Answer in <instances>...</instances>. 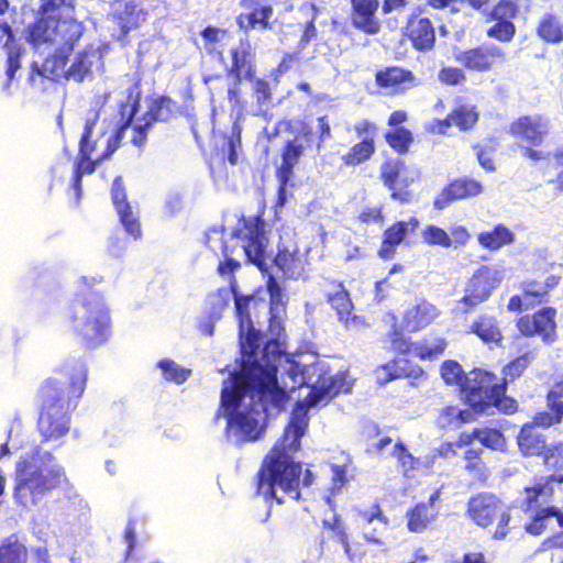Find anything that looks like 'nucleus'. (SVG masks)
Returning <instances> with one entry per match:
<instances>
[{
	"instance_id": "obj_1",
	"label": "nucleus",
	"mask_w": 563,
	"mask_h": 563,
	"mask_svg": "<svg viewBox=\"0 0 563 563\" xmlns=\"http://www.w3.org/2000/svg\"><path fill=\"white\" fill-rule=\"evenodd\" d=\"M312 374L317 378L310 385V391L295 404L283 437L265 455L255 475L256 493L268 506L300 499L302 465L292 454L300 450V440L308 429L309 409L319 404L327 405L352 388L346 371L333 374L328 368L313 366Z\"/></svg>"
},
{
	"instance_id": "obj_2",
	"label": "nucleus",
	"mask_w": 563,
	"mask_h": 563,
	"mask_svg": "<svg viewBox=\"0 0 563 563\" xmlns=\"http://www.w3.org/2000/svg\"><path fill=\"white\" fill-rule=\"evenodd\" d=\"M88 367L81 360H67L37 388V431L42 443L57 442L68 434L71 415L87 387Z\"/></svg>"
},
{
	"instance_id": "obj_3",
	"label": "nucleus",
	"mask_w": 563,
	"mask_h": 563,
	"mask_svg": "<svg viewBox=\"0 0 563 563\" xmlns=\"http://www.w3.org/2000/svg\"><path fill=\"white\" fill-rule=\"evenodd\" d=\"M69 485L65 467L41 448L22 456L14 467L13 497L25 509L36 507L54 490Z\"/></svg>"
},
{
	"instance_id": "obj_4",
	"label": "nucleus",
	"mask_w": 563,
	"mask_h": 563,
	"mask_svg": "<svg viewBox=\"0 0 563 563\" xmlns=\"http://www.w3.org/2000/svg\"><path fill=\"white\" fill-rule=\"evenodd\" d=\"M139 107L140 96H137L131 104L125 102L120 103L119 112L121 122L115 128L113 134L108 139L106 150L95 159L91 157V154L97 147V142L91 140V137L99 120V113L95 112L92 117L85 120L71 176V188L75 191L76 202H79L82 195V177L93 174L97 167L119 148L125 131L130 128L139 111Z\"/></svg>"
},
{
	"instance_id": "obj_5",
	"label": "nucleus",
	"mask_w": 563,
	"mask_h": 563,
	"mask_svg": "<svg viewBox=\"0 0 563 563\" xmlns=\"http://www.w3.org/2000/svg\"><path fill=\"white\" fill-rule=\"evenodd\" d=\"M247 390L256 391L264 410H283L289 400L286 389L278 385L276 369H267L261 363L252 362L249 367L233 373L232 385L222 389L221 407L229 416L238 411Z\"/></svg>"
},
{
	"instance_id": "obj_6",
	"label": "nucleus",
	"mask_w": 563,
	"mask_h": 563,
	"mask_svg": "<svg viewBox=\"0 0 563 563\" xmlns=\"http://www.w3.org/2000/svg\"><path fill=\"white\" fill-rule=\"evenodd\" d=\"M286 132L289 137L279 150L278 161L275 162V177L277 179V191L275 207L282 208L287 200V190L291 186L295 176V168L306 156L313 141L312 126L303 120L282 119L277 121L267 139L272 140Z\"/></svg>"
},
{
	"instance_id": "obj_7",
	"label": "nucleus",
	"mask_w": 563,
	"mask_h": 563,
	"mask_svg": "<svg viewBox=\"0 0 563 563\" xmlns=\"http://www.w3.org/2000/svg\"><path fill=\"white\" fill-rule=\"evenodd\" d=\"M206 246L216 257L222 256V260L219 261L217 266V273L221 277H227L229 280V287H221L212 295L216 300L213 305L217 306L219 310L229 307L230 294H232L234 298L235 313L238 314V300L245 298L253 299L246 306L244 311L246 312V317L250 322H254L256 324L261 323V319L266 317L267 312L266 300L255 295L243 296L238 292L235 273L242 267V264L234 257V253L239 245H230L224 240L222 233L213 231L212 234L207 235Z\"/></svg>"
},
{
	"instance_id": "obj_8",
	"label": "nucleus",
	"mask_w": 563,
	"mask_h": 563,
	"mask_svg": "<svg viewBox=\"0 0 563 563\" xmlns=\"http://www.w3.org/2000/svg\"><path fill=\"white\" fill-rule=\"evenodd\" d=\"M68 321L74 334L88 350L104 344L111 335L110 309L98 292L89 291L73 300Z\"/></svg>"
},
{
	"instance_id": "obj_9",
	"label": "nucleus",
	"mask_w": 563,
	"mask_h": 563,
	"mask_svg": "<svg viewBox=\"0 0 563 563\" xmlns=\"http://www.w3.org/2000/svg\"><path fill=\"white\" fill-rule=\"evenodd\" d=\"M384 140L388 147L398 156H386L379 166V179L390 191V197L401 203H408L412 199L409 187L419 180V172L416 177L406 175L407 164L400 156L407 155L415 144V135L409 128L388 129L384 133Z\"/></svg>"
},
{
	"instance_id": "obj_10",
	"label": "nucleus",
	"mask_w": 563,
	"mask_h": 563,
	"mask_svg": "<svg viewBox=\"0 0 563 563\" xmlns=\"http://www.w3.org/2000/svg\"><path fill=\"white\" fill-rule=\"evenodd\" d=\"M563 484V474L536 476L520 490L518 506L528 515L523 529L532 537H540L549 529V520L555 519L558 507L552 501L555 489L553 483Z\"/></svg>"
},
{
	"instance_id": "obj_11",
	"label": "nucleus",
	"mask_w": 563,
	"mask_h": 563,
	"mask_svg": "<svg viewBox=\"0 0 563 563\" xmlns=\"http://www.w3.org/2000/svg\"><path fill=\"white\" fill-rule=\"evenodd\" d=\"M460 391L475 413H484L492 407L506 415L515 413L518 409L517 400L505 393V382H499L496 374L487 369H471Z\"/></svg>"
},
{
	"instance_id": "obj_12",
	"label": "nucleus",
	"mask_w": 563,
	"mask_h": 563,
	"mask_svg": "<svg viewBox=\"0 0 563 563\" xmlns=\"http://www.w3.org/2000/svg\"><path fill=\"white\" fill-rule=\"evenodd\" d=\"M85 31L84 24L73 16H46L36 13L26 27V41L33 48L65 47L73 51Z\"/></svg>"
},
{
	"instance_id": "obj_13",
	"label": "nucleus",
	"mask_w": 563,
	"mask_h": 563,
	"mask_svg": "<svg viewBox=\"0 0 563 563\" xmlns=\"http://www.w3.org/2000/svg\"><path fill=\"white\" fill-rule=\"evenodd\" d=\"M550 131V120L545 114L529 113L515 118L509 123L507 133L519 145L523 158L539 163L551 155L539 150L549 137Z\"/></svg>"
},
{
	"instance_id": "obj_14",
	"label": "nucleus",
	"mask_w": 563,
	"mask_h": 563,
	"mask_svg": "<svg viewBox=\"0 0 563 563\" xmlns=\"http://www.w3.org/2000/svg\"><path fill=\"white\" fill-rule=\"evenodd\" d=\"M265 210L263 205L256 214L242 217L240 224L231 233L233 239L240 241L246 263L253 264L262 273H268L266 251L269 240L266 235Z\"/></svg>"
},
{
	"instance_id": "obj_15",
	"label": "nucleus",
	"mask_w": 563,
	"mask_h": 563,
	"mask_svg": "<svg viewBox=\"0 0 563 563\" xmlns=\"http://www.w3.org/2000/svg\"><path fill=\"white\" fill-rule=\"evenodd\" d=\"M466 516L478 527L487 528L496 519L497 526L492 534L494 540H504L510 531L511 516L503 508L501 499L492 492H479L472 495L466 503Z\"/></svg>"
},
{
	"instance_id": "obj_16",
	"label": "nucleus",
	"mask_w": 563,
	"mask_h": 563,
	"mask_svg": "<svg viewBox=\"0 0 563 563\" xmlns=\"http://www.w3.org/2000/svg\"><path fill=\"white\" fill-rule=\"evenodd\" d=\"M473 10L482 12L486 23L494 22L486 30V35L500 43L514 40L517 27L514 20L520 12L519 4L514 0H498L490 10H486L490 0H460Z\"/></svg>"
},
{
	"instance_id": "obj_17",
	"label": "nucleus",
	"mask_w": 563,
	"mask_h": 563,
	"mask_svg": "<svg viewBox=\"0 0 563 563\" xmlns=\"http://www.w3.org/2000/svg\"><path fill=\"white\" fill-rule=\"evenodd\" d=\"M167 0H113L110 18L122 37L140 29L150 12L166 5Z\"/></svg>"
},
{
	"instance_id": "obj_18",
	"label": "nucleus",
	"mask_w": 563,
	"mask_h": 563,
	"mask_svg": "<svg viewBox=\"0 0 563 563\" xmlns=\"http://www.w3.org/2000/svg\"><path fill=\"white\" fill-rule=\"evenodd\" d=\"M453 58L471 74H488L507 62V54L496 44L483 43L454 52Z\"/></svg>"
},
{
	"instance_id": "obj_19",
	"label": "nucleus",
	"mask_w": 563,
	"mask_h": 563,
	"mask_svg": "<svg viewBox=\"0 0 563 563\" xmlns=\"http://www.w3.org/2000/svg\"><path fill=\"white\" fill-rule=\"evenodd\" d=\"M561 276L549 275L543 282L526 279L520 284L521 295H512L507 303L509 312L520 313L550 301V292L558 287Z\"/></svg>"
},
{
	"instance_id": "obj_20",
	"label": "nucleus",
	"mask_w": 563,
	"mask_h": 563,
	"mask_svg": "<svg viewBox=\"0 0 563 563\" xmlns=\"http://www.w3.org/2000/svg\"><path fill=\"white\" fill-rule=\"evenodd\" d=\"M558 310L543 306L533 313H527L516 320V328L525 338L540 336L544 342L552 343L558 338Z\"/></svg>"
},
{
	"instance_id": "obj_21",
	"label": "nucleus",
	"mask_w": 563,
	"mask_h": 563,
	"mask_svg": "<svg viewBox=\"0 0 563 563\" xmlns=\"http://www.w3.org/2000/svg\"><path fill=\"white\" fill-rule=\"evenodd\" d=\"M358 142L353 144L341 156V163L345 167H356L368 162L376 153V136L378 128L375 122L363 119L353 126Z\"/></svg>"
},
{
	"instance_id": "obj_22",
	"label": "nucleus",
	"mask_w": 563,
	"mask_h": 563,
	"mask_svg": "<svg viewBox=\"0 0 563 563\" xmlns=\"http://www.w3.org/2000/svg\"><path fill=\"white\" fill-rule=\"evenodd\" d=\"M253 299L245 298L238 300V321L240 344L243 354L242 367H249L252 362H258L257 355L264 341V334L255 328L254 322H250L244 309Z\"/></svg>"
},
{
	"instance_id": "obj_23",
	"label": "nucleus",
	"mask_w": 563,
	"mask_h": 563,
	"mask_svg": "<svg viewBox=\"0 0 563 563\" xmlns=\"http://www.w3.org/2000/svg\"><path fill=\"white\" fill-rule=\"evenodd\" d=\"M497 287L493 272L485 266L478 268L468 279L464 296L457 301L462 313L467 314L479 303L486 301Z\"/></svg>"
},
{
	"instance_id": "obj_24",
	"label": "nucleus",
	"mask_w": 563,
	"mask_h": 563,
	"mask_svg": "<svg viewBox=\"0 0 563 563\" xmlns=\"http://www.w3.org/2000/svg\"><path fill=\"white\" fill-rule=\"evenodd\" d=\"M484 191L483 184L472 177L461 176L450 180L434 197L433 208L444 210L451 203L479 196Z\"/></svg>"
},
{
	"instance_id": "obj_25",
	"label": "nucleus",
	"mask_w": 563,
	"mask_h": 563,
	"mask_svg": "<svg viewBox=\"0 0 563 563\" xmlns=\"http://www.w3.org/2000/svg\"><path fill=\"white\" fill-rule=\"evenodd\" d=\"M231 65L225 69V74L232 77L236 85L242 80L253 81L257 73L256 54L249 40H242L230 49Z\"/></svg>"
},
{
	"instance_id": "obj_26",
	"label": "nucleus",
	"mask_w": 563,
	"mask_h": 563,
	"mask_svg": "<svg viewBox=\"0 0 563 563\" xmlns=\"http://www.w3.org/2000/svg\"><path fill=\"white\" fill-rule=\"evenodd\" d=\"M479 121V111L475 104H457L443 118L433 121L431 132L446 135L452 126L460 132L472 131Z\"/></svg>"
},
{
	"instance_id": "obj_27",
	"label": "nucleus",
	"mask_w": 563,
	"mask_h": 563,
	"mask_svg": "<svg viewBox=\"0 0 563 563\" xmlns=\"http://www.w3.org/2000/svg\"><path fill=\"white\" fill-rule=\"evenodd\" d=\"M404 36L417 52H429L435 46V29L432 21L420 13L411 14L405 26Z\"/></svg>"
},
{
	"instance_id": "obj_28",
	"label": "nucleus",
	"mask_w": 563,
	"mask_h": 563,
	"mask_svg": "<svg viewBox=\"0 0 563 563\" xmlns=\"http://www.w3.org/2000/svg\"><path fill=\"white\" fill-rule=\"evenodd\" d=\"M377 379L380 385H386L393 380L407 378L410 379L411 386H416V382L427 378L426 371L417 363L408 358L394 357L376 368Z\"/></svg>"
},
{
	"instance_id": "obj_29",
	"label": "nucleus",
	"mask_w": 563,
	"mask_h": 563,
	"mask_svg": "<svg viewBox=\"0 0 563 563\" xmlns=\"http://www.w3.org/2000/svg\"><path fill=\"white\" fill-rule=\"evenodd\" d=\"M375 85L391 95H402L416 88L419 80L412 70L391 65L376 71Z\"/></svg>"
},
{
	"instance_id": "obj_30",
	"label": "nucleus",
	"mask_w": 563,
	"mask_h": 563,
	"mask_svg": "<svg viewBox=\"0 0 563 563\" xmlns=\"http://www.w3.org/2000/svg\"><path fill=\"white\" fill-rule=\"evenodd\" d=\"M325 301L335 311L338 319L345 327L354 324L358 318L353 313L354 305L344 283L341 280L328 279L325 282Z\"/></svg>"
},
{
	"instance_id": "obj_31",
	"label": "nucleus",
	"mask_w": 563,
	"mask_h": 563,
	"mask_svg": "<svg viewBox=\"0 0 563 563\" xmlns=\"http://www.w3.org/2000/svg\"><path fill=\"white\" fill-rule=\"evenodd\" d=\"M240 8L243 10L236 16L238 26L245 31L258 29L261 31L272 27L271 19L274 14V9L260 0H241Z\"/></svg>"
},
{
	"instance_id": "obj_32",
	"label": "nucleus",
	"mask_w": 563,
	"mask_h": 563,
	"mask_svg": "<svg viewBox=\"0 0 563 563\" xmlns=\"http://www.w3.org/2000/svg\"><path fill=\"white\" fill-rule=\"evenodd\" d=\"M441 498V488H437L427 501H420L406 512L407 529L412 533L424 532L437 519L439 511L434 505Z\"/></svg>"
},
{
	"instance_id": "obj_33",
	"label": "nucleus",
	"mask_w": 563,
	"mask_h": 563,
	"mask_svg": "<svg viewBox=\"0 0 563 563\" xmlns=\"http://www.w3.org/2000/svg\"><path fill=\"white\" fill-rule=\"evenodd\" d=\"M441 314V310L426 298H419L402 314V325L411 333L431 325Z\"/></svg>"
},
{
	"instance_id": "obj_34",
	"label": "nucleus",
	"mask_w": 563,
	"mask_h": 563,
	"mask_svg": "<svg viewBox=\"0 0 563 563\" xmlns=\"http://www.w3.org/2000/svg\"><path fill=\"white\" fill-rule=\"evenodd\" d=\"M257 417L258 412L253 409L236 411L228 417V426L243 442H253L264 433Z\"/></svg>"
},
{
	"instance_id": "obj_35",
	"label": "nucleus",
	"mask_w": 563,
	"mask_h": 563,
	"mask_svg": "<svg viewBox=\"0 0 563 563\" xmlns=\"http://www.w3.org/2000/svg\"><path fill=\"white\" fill-rule=\"evenodd\" d=\"M467 333L474 334L489 347L501 346L504 333L498 319L493 314H479L470 324Z\"/></svg>"
},
{
	"instance_id": "obj_36",
	"label": "nucleus",
	"mask_w": 563,
	"mask_h": 563,
	"mask_svg": "<svg viewBox=\"0 0 563 563\" xmlns=\"http://www.w3.org/2000/svg\"><path fill=\"white\" fill-rule=\"evenodd\" d=\"M352 21L356 29L373 35L379 31V22L375 20L378 0H351Z\"/></svg>"
},
{
	"instance_id": "obj_37",
	"label": "nucleus",
	"mask_w": 563,
	"mask_h": 563,
	"mask_svg": "<svg viewBox=\"0 0 563 563\" xmlns=\"http://www.w3.org/2000/svg\"><path fill=\"white\" fill-rule=\"evenodd\" d=\"M274 263L288 278H298L305 272V261L296 245L279 244Z\"/></svg>"
},
{
	"instance_id": "obj_38",
	"label": "nucleus",
	"mask_w": 563,
	"mask_h": 563,
	"mask_svg": "<svg viewBox=\"0 0 563 563\" xmlns=\"http://www.w3.org/2000/svg\"><path fill=\"white\" fill-rule=\"evenodd\" d=\"M102 56L93 45L86 46L78 52L67 69V79L81 82L92 74V67L101 63Z\"/></svg>"
},
{
	"instance_id": "obj_39",
	"label": "nucleus",
	"mask_w": 563,
	"mask_h": 563,
	"mask_svg": "<svg viewBox=\"0 0 563 563\" xmlns=\"http://www.w3.org/2000/svg\"><path fill=\"white\" fill-rule=\"evenodd\" d=\"M536 427L538 426L533 421L525 424L517 435V444L523 456H541L543 459L548 448L547 440L542 433L536 430Z\"/></svg>"
},
{
	"instance_id": "obj_40",
	"label": "nucleus",
	"mask_w": 563,
	"mask_h": 563,
	"mask_svg": "<svg viewBox=\"0 0 563 563\" xmlns=\"http://www.w3.org/2000/svg\"><path fill=\"white\" fill-rule=\"evenodd\" d=\"M536 35L548 45L563 43V20L554 12L543 13L536 25Z\"/></svg>"
},
{
	"instance_id": "obj_41",
	"label": "nucleus",
	"mask_w": 563,
	"mask_h": 563,
	"mask_svg": "<svg viewBox=\"0 0 563 563\" xmlns=\"http://www.w3.org/2000/svg\"><path fill=\"white\" fill-rule=\"evenodd\" d=\"M407 236V223L399 220L385 229L382 236V243L377 251V255L383 261H390L395 257L397 247L405 241Z\"/></svg>"
},
{
	"instance_id": "obj_42",
	"label": "nucleus",
	"mask_w": 563,
	"mask_h": 563,
	"mask_svg": "<svg viewBox=\"0 0 563 563\" xmlns=\"http://www.w3.org/2000/svg\"><path fill=\"white\" fill-rule=\"evenodd\" d=\"M449 341L441 334L430 332L420 341L415 342L413 355L420 361H435L444 355Z\"/></svg>"
},
{
	"instance_id": "obj_43",
	"label": "nucleus",
	"mask_w": 563,
	"mask_h": 563,
	"mask_svg": "<svg viewBox=\"0 0 563 563\" xmlns=\"http://www.w3.org/2000/svg\"><path fill=\"white\" fill-rule=\"evenodd\" d=\"M0 33L5 36V41L3 43V47L5 48L8 55L5 63V74L8 77V85H10L14 78L15 73L21 67L20 57L22 55V49L16 44L15 36L8 22L0 21Z\"/></svg>"
},
{
	"instance_id": "obj_44",
	"label": "nucleus",
	"mask_w": 563,
	"mask_h": 563,
	"mask_svg": "<svg viewBox=\"0 0 563 563\" xmlns=\"http://www.w3.org/2000/svg\"><path fill=\"white\" fill-rule=\"evenodd\" d=\"M515 233L504 223L496 224L489 231H483L478 233V244L490 252L498 251L506 245H510L515 242Z\"/></svg>"
},
{
	"instance_id": "obj_45",
	"label": "nucleus",
	"mask_w": 563,
	"mask_h": 563,
	"mask_svg": "<svg viewBox=\"0 0 563 563\" xmlns=\"http://www.w3.org/2000/svg\"><path fill=\"white\" fill-rule=\"evenodd\" d=\"M177 112L176 101L166 95H162L148 102L147 110L142 115L143 119L148 120L154 125L156 122L169 121Z\"/></svg>"
},
{
	"instance_id": "obj_46",
	"label": "nucleus",
	"mask_w": 563,
	"mask_h": 563,
	"mask_svg": "<svg viewBox=\"0 0 563 563\" xmlns=\"http://www.w3.org/2000/svg\"><path fill=\"white\" fill-rule=\"evenodd\" d=\"M483 454L484 450L482 448H468L463 453L464 471L474 481L479 483H486L489 476Z\"/></svg>"
},
{
	"instance_id": "obj_47",
	"label": "nucleus",
	"mask_w": 563,
	"mask_h": 563,
	"mask_svg": "<svg viewBox=\"0 0 563 563\" xmlns=\"http://www.w3.org/2000/svg\"><path fill=\"white\" fill-rule=\"evenodd\" d=\"M405 327L395 322L386 333V342L389 345V350L398 355L413 354L415 341L412 338L405 332Z\"/></svg>"
},
{
	"instance_id": "obj_48",
	"label": "nucleus",
	"mask_w": 563,
	"mask_h": 563,
	"mask_svg": "<svg viewBox=\"0 0 563 563\" xmlns=\"http://www.w3.org/2000/svg\"><path fill=\"white\" fill-rule=\"evenodd\" d=\"M498 142L495 137H487L483 142L472 144L479 166L487 173L496 172L494 154L497 151Z\"/></svg>"
},
{
	"instance_id": "obj_49",
	"label": "nucleus",
	"mask_w": 563,
	"mask_h": 563,
	"mask_svg": "<svg viewBox=\"0 0 563 563\" xmlns=\"http://www.w3.org/2000/svg\"><path fill=\"white\" fill-rule=\"evenodd\" d=\"M71 52L73 51H67L65 47H56L54 54L45 59L43 67L45 71L49 73L52 79H67V63Z\"/></svg>"
},
{
	"instance_id": "obj_50",
	"label": "nucleus",
	"mask_w": 563,
	"mask_h": 563,
	"mask_svg": "<svg viewBox=\"0 0 563 563\" xmlns=\"http://www.w3.org/2000/svg\"><path fill=\"white\" fill-rule=\"evenodd\" d=\"M531 358V353L526 352L512 358L503 367V377L499 379V382H505V393H507L508 383H512L514 380L522 376L525 371L529 367Z\"/></svg>"
},
{
	"instance_id": "obj_51",
	"label": "nucleus",
	"mask_w": 563,
	"mask_h": 563,
	"mask_svg": "<svg viewBox=\"0 0 563 563\" xmlns=\"http://www.w3.org/2000/svg\"><path fill=\"white\" fill-rule=\"evenodd\" d=\"M200 35L203 38V48L208 54L222 56L223 51L221 43L229 36L227 29L208 25L201 30Z\"/></svg>"
},
{
	"instance_id": "obj_52",
	"label": "nucleus",
	"mask_w": 563,
	"mask_h": 563,
	"mask_svg": "<svg viewBox=\"0 0 563 563\" xmlns=\"http://www.w3.org/2000/svg\"><path fill=\"white\" fill-rule=\"evenodd\" d=\"M242 128L238 121L233 122L232 129L229 134L224 136V144L222 152L227 154V159L230 165L234 166L238 163V153L242 148L241 140Z\"/></svg>"
},
{
	"instance_id": "obj_53",
	"label": "nucleus",
	"mask_w": 563,
	"mask_h": 563,
	"mask_svg": "<svg viewBox=\"0 0 563 563\" xmlns=\"http://www.w3.org/2000/svg\"><path fill=\"white\" fill-rule=\"evenodd\" d=\"M27 549L19 541H7L0 544V563H26Z\"/></svg>"
},
{
	"instance_id": "obj_54",
	"label": "nucleus",
	"mask_w": 563,
	"mask_h": 563,
	"mask_svg": "<svg viewBox=\"0 0 563 563\" xmlns=\"http://www.w3.org/2000/svg\"><path fill=\"white\" fill-rule=\"evenodd\" d=\"M478 441L494 451H503L507 444L505 434L497 428H478Z\"/></svg>"
},
{
	"instance_id": "obj_55",
	"label": "nucleus",
	"mask_w": 563,
	"mask_h": 563,
	"mask_svg": "<svg viewBox=\"0 0 563 563\" xmlns=\"http://www.w3.org/2000/svg\"><path fill=\"white\" fill-rule=\"evenodd\" d=\"M467 73L462 66H443L439 69L438 80L448 87L463 86L467 81Z\"/></svg>"
},
{
	"instance_id": "obj_56",
	"label": "nucleus",
	"mask_w": 563,
	"mask_h": 563,
	"mask_svg": "<svg viewBox=\"0 0 563 563\" xmlns=\"http://www.w3.org/2000/svg\"><path fill=\"white\" fill-rule=\"evenodd\" d=\"M121 224L128 234H130L134 240L141 238L142 229L139 217L133 212L131 205L123 206L115 210Z\"/></svg>"
},
{
	"instance_id": "obj_57",
	"label": "nucleus",
	"mask_w": 563,
	"mask_h": 563,
	"mask_svg": "<svg viewBox=\"0 0 563 563\" xmlns=\"http://www.w3.org/2000/svg\"><path fill=\"white\" fill-rule=\"evenodd\" d=\"M75 11L73 0H41L37 13L46 16L68 15Z\"/></svg>"
},
{
	"instance_id": "obj_58",
	"label": "nucleus",
	"mask_w": 563,
	"mask_h": 563,
	"mask_svg": "<svg viewBox=\"0 0 563 563\" xmlns=\"http://www.w3.org/2000/svg\"><path fill=\"white\" fill-rule=\"evenodd\" d=\"M440 374L446 385H456L461 388L466 374L461 364L454 360H446L440 366Z\"/></svg>"
},
{
	"instance_id": "obj_59",
	"label": "nucleus",
	"mask_w": 563,
	"mask_h": 563,
	"mask_svg": "<svg viewBox=\"0 0 563 563\" xmlns=\"http://www.w3.org/2000/svg\"><path fill=\"white\" fill-rule=\"evenodd\" d=\"M157 366L162 369L163 377L167 382H174L181 384L190 375V371L178 366L173 360L164 358L161 360Z\"/></svg>"
},
{
	"instance_id": "obj_60",
	"label": "nucleus",
	"mask_w": 563,
	"mask_h": 563,
	"mask_svg": "<svg viewBox=\"0 0 563 563\" xmlns=\"http://www.w3.org/2000/svg\"><path fill=\"white\" fill-rule=\"evenodd\" d=\"M266 289L269 295V303L267 305V308L271 316L274 317L275 312H278L280 308L285 309L286 303L284 301L282 287L272 274H268L267 276Z\"/></svg>"
},
{
	"instance_id": "obj_61",
	"label": "nucleus",
	"mask_w": 563,
	"mask_h": 563,
	"mask_svg": "<svg viewBox=\"0 0 563 563\" xmlns=\"http://www.w3.org/2000/svg\"><path fill=\"white\" fill-rule=\"evenodd\" d=\"M543 463L545 466L552 468L554 472L563 471V440L555 441L548 445L543 455ZM558 474V473H554Z\"/></svg>"
},
{
	"instance_id": "obj_62",
	"label": "nucleus",
	"mask_w": 563,
	"mask_h": 563,
	"mask_svg": "<svg viewBox=\"0 0 563 563\" xmlns=\"http://www.w3.org/2000/svg\"><path fill=\"white\" fill-rule=\"evenodd\" d=\"M393 455L401 466L404 474H408L419 467V459L415 457L401 441L395 444Z\"/></svg>"
},
{
	"instance_id": "obj_63",
	"label": "nucleus",
	"mask_w": 563,
	"mask_h": 563,
	"mask_svg": "<svg viewBox=\"0 0 563 563\" xmlns=\"http://www.w3.org/2000/svg\"><path fill=\"white\" fill-rule=\"evenodd\" d=\"M357 517L364 525H369L374 521H378L386 529L389 526V519L384 514L383 508L378 501L373 503L366 509H357Z\"/></svg>"
},
{
	"instance_id": "obj_64",
	"label": "nucleus",
	"mask_w": 563,
	"mask_h": 563,
	"mask_svg": "<svg viewBox=\"0 0 563 563\" xmlns=\"http://www.w3.org/2000/svg\"><path fill=\"white\" fill-rule=\"evenodd\" d=\"M560 530L551 533L541 542V549L545 551L563 550V509L558 507L555 516Z\"/></svg>"
}]
</instances>
